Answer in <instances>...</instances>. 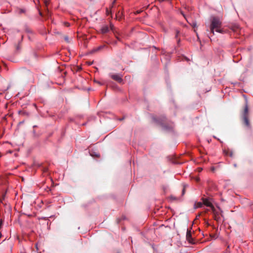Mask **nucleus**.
I'll list each match as a JSON object with an SVG mask.
<instances>
[{"label":"nucleus","instance_id":"9b49d317","mask_svg":"<svg viewBox=\"0 0 253 253\" xmlns=\"http://www.w3.org/2000/svg\"><path fill=\"white\" fill-rule=\"evenodd\" d=\"M181 14L183 15V16L186 19L185 14L183 13V12H181Z\"/></svg>","mask_w":253,"mask_h":253},{"label":"nucleus","instance_id":"1a4fd4ad","mask_svg":"<svg viewBox=\"0 0 253 253\" xmlns=\"http://www.w3.org/2000/svg\"><path fill=\"white\" fill-rule=\"evenodd\" d=\"M103 47H104V46H102V45L99 46L97 48H94L92 51H93V52L97 51L100 50L101 49H102V48H103Z\"/></svg>","mask_w":253,"mask_h":253},{"label":"nucleus","instance_id":"f03ea898","mask_svg":"<svg viewBox=\"0 0 253 253\" xmlns=\"http://www.w3.org/2000/svg\"><path fill=\"white\" fill-rule=\"evenodd\" d=\"M249 106L248 104L247 101H246V104L245 105L243 111L242 112V117L244 120V122L245 125L248 127H250V124L249 119Z\"/></svg>","mask_w":253,"mask_h":253},{"label":"nucleus","instance_id":"7ed1b4c3","mask_svg":"<svg viewBox=\"0 0 253 253\" xmlns=\"http://www.w3.org/2000/svg\"><path fill=\"white\" fill-rule=\"evenodd\" d=\"M218 210H216L214 207H213L211 210L212 211L214 220L219 222L221 221L220 216L221 215L222 211L219 207H218Z\"/></svg>","mask_w":253,"mask_h":253},{"label":"nucleus","instance_id":"dca6fc26","mask_svg":"<svg viewBox=\"0 0 253 253\" xmlns=\"http://www.w3.org/2000/svg\"><path fill=\"white\" fill-rule=\"evenodd\" d=\"M66 25H67V26H69V24H68V23L66 24Z\"/></svg>","mask_w":253,"mask_h":253},{"label":"nucleus","instance_id":"0eeeda50","mask_svg":"<svg viewBox=\"0 0 253 253\" xmlns=\"http://www.w3.org/2000/svg\"><path fill=\"white\" fill-rule=\"evenodd\" d=\"M101 31L102 33H106L108 32L109 28L107 25H105L101 28Z\"/></svg>","mask_w":253,"mask_h":253},{"label":"nucleus","instance_id":"39448f33","mask_svg":"<svg viewBox=\"0 0 253 253\" xmlns=\"http://www.w3.org/2000/svg\"><path fill=\"white\" fill-rule=\"evenodd\" d=\"M186 239L189 243L194 244L193 239L192 238L191 232L190 230H187L186 234Z\"/></svg>","mask_w":253,"mask_h":253},{"label":"nucleus","instance_id":"2eb2a0df","mask_svg":"<svg viewBox=\"0 0 253 253\" xmlns=\"http://www.w3.org/2000/svg\"><path fill=\"white\" fill-rule=\"evenodd\" d=\"M66 25H67V26H69V24H68V23L66 24Z\"/></svg>","mask_w":253,"mask_h":253},{"label":"nucleus","instance_id":"f3484780","mask_svg":"<svg viewBox=\"0 0 253 253\" xmlns=\"http://www.w3.org/2000/svg\"><path fill=\"white\" fill-rule=\"evenodd\" d=\"M1 154L0 153V157H1Z\"/></svg>","mask_w":253,"mask_h":253},{"label":"nucleus","instance_id":"9d476101","mask_svg":"<svg viewBox=\"0 0 253 253\" xmlns=\"http://www.w3.org/2000/svg\"><path fill=\"white\" fill-rule=\"evenodd\" d=\"M110 13H111V12H110V11H109V10L108 9H106V14H107V15H109V14H110Z\"/></svg>","mask_w":253,"mask_h":253},{"label":"nucleus","instance_id":"20e7f679","mask_svg":"<svg viewBox=\"0 0 253 253\" xmlns=\"http://www.w3.org/2000/svg\"><path fill=\"white\" fill-rule=\"evenodd\" d=\"M202 201L203 202V204L207 207H210L211 209L214 207V206L212 205V203L211 202V201L209 200L208 198H202Z\"/></svg>","mask_w":253,"mask_h":253},{"label":"nucleus","instance_id":"f257e3e1","mask_svg":"<svg viewBox=\"0 0 253 253\" xmlns=\"http://www.w3.org/2000/svg\"><path fill=\"white\" fill-rule=\"evenodd\" d=\"M222 22L219 18L216 17H213L211 19V23L210 26L211 32L214 35V30L218 33H222L223 30L221 29Z\"/></svg>","mask_w":253,"mask_h":253},{"label":"nucleus","instance_id":"f8f14e48","mask_svg":"<svg viewBox=\"0 0 253 253\" xmlns=\"http://www.w3.org/2000/svg\"><path fill=\"white\" fill-rule=\"evenodd\" d=\"M196 25H197V24H196V23H193V24H192V26H193V27H196Z\"/></svg>","mask_w":253,"mask_h":253},{"label":"nucleus","instance_id":"ddd939ff","mask_svg":"<svg viewBox=\"0 0 253 253\" xmlns=\"http://www.w3.org/2000/svg\"><path fill=\"white\" fill-rule=\"evenodd\" d=\"M179 32L178 31H176V37H177L178 35L179 34Z\"/></svg>","mask_w":253,"mask_h":253},{"label":"nucleus","instance_id":"6e6552de","mask_svg":"<svg viewBox=\"0 0 253 253\" xmlns=\"http://www.w3.org/2000/svg\"><path fill=\"white\" fill-rule=\"evenodd\" d=\"M203 202H197L196 203H195V208H201L202 207L203 205Z\"/></svg>","mask_w":253,"mask_h":253},{"label":"nucleus","instance_id":"423d86ee","mask_svg":"<svg viewBox=\"0 0 253 253\" xmlns=\"http://www.w3.org/2000/svg\"><path fill=\"white\" fill-rule=\"evenodd\" d=\"M111 78L115 81H118V82H121L122 81V79L121 77L119 75H113L111 76Z\"/></svg>","mask_w":253,"mask_h":253},{"label":"nucleus","instance_id":"4468645a","mask_svg":"<svg viewBox=\"0 0 253 253\" xmlns=\"http://www.w3.org/2000/svg\"><path fill=\"white\" fill-rule=\"evenodd\" d=\"M184 192H185V189H183V191H182V194H183L184 193Z\"/></svg>","mask_w":253,"mask_h":253}]
</instances>
